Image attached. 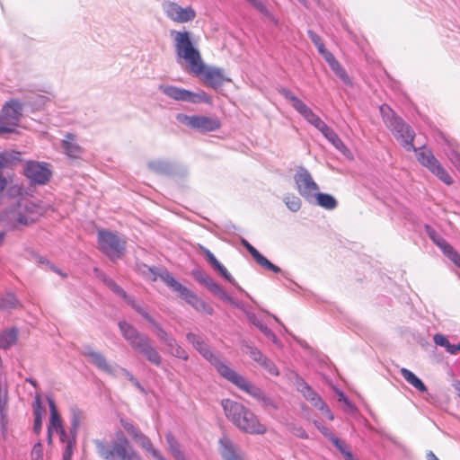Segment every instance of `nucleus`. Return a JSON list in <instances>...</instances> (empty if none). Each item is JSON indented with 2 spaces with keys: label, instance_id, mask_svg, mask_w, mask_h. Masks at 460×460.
Returning a JSON list of instances; mask_svg holds the SVG:
<instances>
[{
  "label": "nucleus",
  "instance_id": "774afa93",
  "mask_svg": "<svg viewBox=\"0 0 460 460\" xmlns=\"http://www.w3.org/2000/svg\"><path fill=\"white\" fill-rule=\"evenodd\" d=\"M243 310L247 315L248 320L258 329L260 328V324H263V322L261 319H259V317L254 313L250 312L246 309Z\"/></svg>",
  "mask_w": 460,
  "mask_h": 460
},
{
  "label": "nucleus",
  "instance_id": "dca6fc26",
  "mask_svg": "<svg viewBox=\"0 0 460 460\" xmlns=\"http://www.w3.org/2000/svg\"><path fill=\"white\" fill-rule=\"evenodd\" d=\"M24 175L33 185L46 184L51 175V170L45 163L28 161L24 165Z\"/></svg>",
  "mask_w": 460,
  "mask_h": 460
},
{
  "label": "nucleus",
  "instance_id": "a18cd8bd",
  "mask_svg": "<svg viewBox=\"0 0 460 460\" xmlns=\"http://www.w3.org/2000/svg\"><path fill=\"white\" fill-rule=\"evenodd\" d=\"M138 270L139 271L144 275V276H146L148 277L149 275L151 276V279L153 281L156 280L157 278L160 279L159 277V274L162 272V271H164L165 270H161L157 267H150L146 264H141L138 266Z\"/></svg>",
  "mask_w": 460,
  "mask_h": 460
},
{
  "label": "nucleus",
  "instance_id": "37998d69",
  "mask_svg": "<svg viewBox=\"0 0 460 460\" xmlns=\"http://www.w3.org/2000/svg\"><path fill=\"white\" fill-rule=\"evenodd\" d=\"M430 172L436 175L441 181L447 185L453 183V179L447 171L438 163L434 168L431 169Z\"/></svg>",
  "mask_w": 460,
  "mask_h": 460
},
{
  "label": "nucleus",
  "instance_id": "bf43d9fd",
  "mask_svg": "<svg viewBox=\"0 0 460 460\" xmlns=\"http://www.w3.org/2000/svg\"><path fill=\"white\" fill-rule=\"evenodd\" d=\"M330 441L332 442L341 455L349 449L347 445L332 433H330Z\"/></svg>",
  "mask_w": 460,
  "mask_h": 460
},
{
  "label": "nucleus",
  "instance_id": "ddd939ff",
  "mask_svg": "<svg viewBox=\"0 0 460 460\" xmlns=\"http://www.w3.org/2000/svg\"><path fill=\"white\" fill-rule=\"evenodd\" d=\"M162 9L167 18L178 23H186L196 17V12L191 6L181 7L175 2L164 0Z\"/></svg>",
  "mask_w": 460,
  "mask_h": 460
},
{
  "label": "nucleus",
  "instance_id": "680f3d73",
  "mask_svg": "<svg viewBox=\"0 0 460 460\" xmlns=\"http://www.w3.org/2000/svg\"><path fill=\"white\" fill-rule=\"evenodd\" d=\"M339 401L344 402L346 412L352 414L357 411L356 407L350 402V401L343 393L339 394Z\"/></svg>",
  "mask_w": 460,
  "mask_h": 460
},
{
  "label": "nucleus",
  "instance_id": "e2e57ef3",
  "mask_svg": "<svg viewBox=\"0 0 460 460\" xmlns=\"http://www.w3.org/2000/svg\"><path fill=\"white\" fill-rule=\"evenodd\" d=\"M43 446L40 442L36 443L31 450L32 460H42Z\"/></svg>",
  "mask_w": 460,
  "mask_h": 460
},
{
  "label": "nucleus",
  "instance_id": "412c9836",
  "mask_svg": "<svg viewBox=\"0 0 460 460\" xmlns=\"http://www.w3.org/2000/svg\"><path fill=\"white\" fill-rule=\"evenodd\" d=\"M48 402L50 411L49 425L48 428L49 441L51 442L52 430H56L60 437V440L65 441L67 434L63 428L61 417L58 411L55 401L52 398H48Z\"/></svg>",
  "mask_w": 460,
  "mask_h": 460
},
{
  "label": "nucleus",
  "instance_id": "c85d7f7f",
  "mask_svg": "<svg viewBox=\"0 0 460 460\" xmlns=\"http://www.w3.org/2000/svg\"><path fill=\"white\" fill-rule=\"evenodd\" d=\"M49 98L36 93H30L23 100L24 107H30L32 111H39L44 107Z\"/></svg>",
  "mask_w": 460,
  "mask_h": 460
},
{
  "label": "nucleus",
  "instance_id": "c756f323",
  "mask_svg": "<svg viewBox=\"0 0 460 460\" xmlns=\"http://www.w3.org/2000/svg\"><path fill=\"white\" fill-rule=\"evenodd\" d=\"M313 203L327 210H332L338 206V202L332 195L322 193L319 190L314 195Z\"/></svg>",
  "mask_w": 460,
  "mask_h": 460
},
{
  "label": "nucleus",
  "instance_id": "f03ea898",
  "mask_svg": "<svg viewBox=\"0 0 460 460\" xmlns=\"http://www.w3.org/2000/svg\"><path fill=\"white\" fill-rule=\"evenodd\" d=\"M221 405L227 419L240 430L259 435L267 431L266 426L261 423L258 417L242 403L225 399Z\"/></svg>",
  "mask_w": 460,
  "mask_h": 460
},
{
  "label": "nucleus",
  "instance_id": "393cba45",
  "mask_svg": "<svg viewBox=\"0 0 460 460\" xmlns=\"http://www.w3.org/2000/svg\"><path fill=\"white\" fill-rule=\"evenodd\" d=\"M61 147L64 154L72 159H79L84 154V148L76 142V136L73 133L65 135Z\"/></svg>",
  "mask_w": 460,
  "mask_h": 460
},
{
  "label": "nucleus",
  "instance_id": "338daca9",
  "mask_svg": "<svg viewBox=\"0 0 460 460\" xmlns=\"http://www.w3.org/2000/svg\"><path fill=\"white\" fill-rule=\"evenodd\" d=\"M290 431H291V433L293 435H295L297 438H303V439L308 438L307 432L302 427H300V426H293L290 429Z\"/></svg>",
  "mask_w": 460,
  "mask_h": 460
},
{
  "label": "nucleus",
  "instance_id": "a211bd4d",
  "mask_svg": "<svg viewBox=\"0 0 460 460\" xmlns=\"http://www.w3.org/2000/svg\"><path fill=\"white\" fill-rule=\"evenodd\" d=\"M425 231L430 240L442 251L451 261L460 267V254L449 244L443 236L429 225L425 226Z\"/></svg>",
  "mask_w": 460,
  "mask_h": 460
},
{
  "label": "nucleus",
  "instance_id": "49530a36",
  "mask_svg": "<svg viewBox=\"0 0 460 460\" xmlns=\"http://www.w3.org/2000/svg\"><path fill=\"white\" fill-rule=\"evenodd\" d=\"M120 425L125 429V431L135 439L138 434L141 433L140 429L130 420L127 419H120Z\"/></svg>",
  "mask_w": 460,
  "mask_h": 460
},
{
  "label": "nucleus",
  "instance_id": "7c9ffc66",
  "mask_svg": "<svg viewBox=\"0 0 460 460\" xmlns=\"http://www.w3.org/2000/svg\"><path fill=\"white\" fill-rule=\"evenodd\" d=\"M323 137L332 144V146L339 150L344 155H347L349 153V150L345 146L343 141L340 138L337 133L332 128H328L323 133Z\"/></svg>",
  "mask_w": 460,
  "mask_h": 460
},
{
  "label": "nucleus",
  "instance_id": "39448f33",
  "mask_svg": "<svg viewBox=\"0 0 460 460\" xmlns=\"http://www.w3.org/2000/svg\"><path fill=\"white\" fill-rule=\"evenodd\" d=\"M380 113L384 123L391 130L394 137L407 151H417L413 146L415 132L412 128L397 116L394 111L386 104L380 106Z\"/></svg>",
  "mask_w": 460,
  "mask_h": 460
},
{
  "label": "nucleus",
  "instance_id": "9d476101",
  "mask_svg": "<svg viewBox=\"0 0 460 460\" xmlns=\"http://www.w3.org/2000/svg\"><path fill=\"white\" fill-rule=\"evenodd\" d=\"M175 119L179 123L200 133L217 131L221 128V121L216 116L187 115L185 113H178L176 114Z\"/></svg>",
  "mask_w": 460,
  "mask_h": 460
},
{
  "label": "nucleus",
  "instance_id": "a878e982",
  "mask_svg": "<svg viewBox=\"0 0 460 460\" xmlns=\"http://www.w3.org/2000/svg\"><path fill=\"white\" fill-rule=\"evenodd\" d=\"M214 295L217 296L223 301L229 303L236 307L243 308L241 304L229 296L209 275H208L200 283Z\"/></svg>",
  "mask_w": 460,
  "mask_h": 460
},
{
  "label": "nucleus",
  "instance_id": "a19ab883",
  "mask_svg": "<svg viewBox=\"0 0 460 460\" xmlns=\"http://www.w3.org/2000/svg\"><path fill=\"white\" fill-rule=\"evenodd\" d=\"M283 202L291 212H297L302 206L300 198L293 193L285 194Z\"/></svg>",
  "mask_w": 460,
  "mask_h": 460
},
{
  "label": "nucleus",
  "instance_id": "f704fd0d",
  "mask_svg": "<svg viewBox=\"0 0 460 460\" xmlns=\"http://www.w3.org/2000/svg\"><path fill=\"white\" fill-rule=\"evenodd\" d=\"M18 338V330L11 328L0 332V349H6L13 346Z\"/></svg>",
  "mask_w": 460,
  "mask_h": 460
},
{
  "label": "nucleus",
  "instance_id": "c9c22d12",
  "mask_svg": "<svg viewBox=\"0 0 460 460\" xmlns=\"http://www.w3.org/2000/svg\"><path fill=\"white\" fill-rule=\"evenodd\" d=\"M22 307V304L13 293L8 292L0 298V309L11 311Z\"/></svg>",
  "mask_w": 460,
  "mask_h": 460
},
{
  "label": "nucleus",
  "instance_id": "5701e85b",
  "mask_svg": "<svg viewBox=\"0 0 460 460\" xmlns=\"http://www.w3.org/2000/svg\"><path fill=\"white\" fill-rule=\"evenodd\" d=\"M295 385L302 395L315 408H324L325 402L321 396L299 376H296Z\"/></svg>",
  "mask_w": 460,
  "mask_h": 460
},
{
  "label": "nucleus",
  "instance_id": "7ed1b4c3",
  "mask_svg": "<svg viewBox=\"0 0 460 460\" xmlns=\"http://www.w3.org/2000/svg\"><path fill=\"white\" fill-rule=\"evenodd\" d=\"M93 444L98 456L103 460H141L140 455L120 430L115 433L114 439L110 442L96 438Z\"/></svg>",
  "mask_w": 460,
  "mask_h": 460
},
{
  "label": "nucleus",
  "instance_id": "8fccbe9b",
  "mask_svg": "<svg viewBox=\"0 0 460 460\" xmlns=\"http://www.w3.org/2000/svg\"><path fill=\"white\" fill-rule=\"evenodd\" d=\"M279 93L287 100L290 101L292 103V107L296 110L303 101L297 98L289 89L288 88H280L279 90Z\"/></svg>",
  "mask_w": 460,
  "mask_h": 460
},
{
  "label": "nucleus",
  "instance_id": "cd10ccee",
  "mask_svg": "<svg viewBox=\"0 0 460 460\" xmlns=\"http://www.w3.org/2000/svg\"><path fill=\"white\" fill-rule=\"evenodd\" d=\"M94 271L98 274L103 283L117 296L122 297L127 303H131L133 301V297L128 296L127 292L119 287L112 279L109 278L103 272H101L97 268L94 269Z\"/></svg>",
  "mask_w": 460,
  "mask_h": 460
},
{
  "label": "nucleus",
  "instance_id": "864d4df0",
  "mask_svg": "<svg viewBox=\"0 0 460 460\" xmlns=\"http://www.w3.org/2000/svg\"><path fill=\"white\" fill-rule=\"evenodd\" d=\"M308 37L309 39L311 40V41L314 44V46L317 48L319 53L320 52H323L325 48V45L323 41V40L321 39V37L316 33L314 32V31H308Z\"/></svg>",
  "mask_w": 460,
  "mask_h": 460
},
{
  "label": "nucleus",
  "instance_id": "de8ad7c7",
  "mask_svg": "<svg viewBox=\"0 0 460 460\" xmlns=\"http://www.w3.org/2000/svg\"><path fill=\"white\" fill-rule=\"evenodd\" d=\"M63 443H66V447L63 452V457L62 460H71L73 453H74V447L76 443V438H69L66 436L65 438V441H62Z\"/></svg>",
  "mask_w": 460,
  "mask_h": 460
},
{
  "label": "nucleus",
  "instance_id": "79ce46f5",
  "mask_svg": "<svg viewBox=\"0 0 460 460\" xmlns=\"http://www.w3.org/2000/svg\"><path fill=\"white\" fill-rule=\"evenodd\" d=\"M154 329V332L155 333V335L157 336V338L159 339V341L161 342H163L164 345L166 343H170L172 344V342H173V337L171 336L163 327L162 325L157 323L156 321L155 323H153V324L151 325Z\"/></svg>",
  "mask_w": 460,
  "mask_h": 460
},
{
  "label": "nucleus",
  "instance_id": "1a4fd4ad",
  "mask_svg": "<svg viewBox=\"0 0 460 460\" xmlns=\"http://www.w3.org/2000/svg\"><path fill=\"white\" fill-rule=\"evenodd\" d=\"M158 90L168 98L177 102H185L193 104L201 102L210 104L212 102L211 97L204 91L194 93L175 85L164 84L158 86Z\"/></svg>",
  "mask_w": 460,
  "mask_h": 460
},
{
  "label": "nucleus",
  "instance_id": "3c124183",
  "mask_svg": "<svg viewBox=\"0 0 460 460\" xmlns=\"http://www.w3.org/2000/svg\"><path fill=\"white\" fill-rule=\"evenodd\" d=\"M296 111L310 124L314 119L316 114L309 108L304 102L301 103Z\"/></svg>",
  "mask_w": 460,
  "mask_h": 460
},
{
  "label": "nucleus",
  "instance_id": "f257e3e1",
  "mask_svg": "<svg viewBox=\"0 0 460 460\" xmlns=\"http://www.w3.org/2000/svg\"><path fill=\"white\" fill-rule=\"evenodd\" d=\"M170 37L172 40L177 64L186 63L191 74L200 73L203 60L199 49L192 41V33L186 30H172Z\"/></svg>",
  "mask_w": 460,
  "mask_h": 460
},
{
  "label": "nucleus",
  "instance_id": "69168bd1",
  "mask_svg": "<svg viewBox=\"0 0 460 460\" xmlns=\"http://www.w3.org/2000/svg\"><path fill=\"white\" fill-rule=\"evenodd\" d=\"M171 354L173 357L183 359V360L189 359V355H188L187 351L183 348H181L180 345L177 346V348H175V349H172Z\"/></svg>",
  "mask_w": 460,
  "mask_h": 460
},
{
  "label": "nucleus",
  "instance_id": "603ef678",
  "mask_svg": "<svg viewBox=\"0 0 460 460\" xmlns=\"http://www.w3.org/2000/svg\"><path fill=\"white\" fill-rule=\"evenodd\" d=\"M259 330L265 335L266 338L270 340L278 347H281V342L277 338L275 333L265 324H260Z\"/></svg>",
  "mask_w": 460,
  "mask_h": 460
},
{
  "label": "nucleus",
  "instance_id": "6e6d98bb",
  "mask_svg": "<svg viewBox=\"0 0 460 460\" xmlns=\"http://www.w3.org/2000/svg\"><path fill=\"white\" fill-rule=\"evenodd\" d=\"M129 305H131V306L144 318L146 319L151 325L153 324V323L155 322V320L148 314V312L144 309L142 306H140L139 305H137L135 303V300L133 299V301L131 303H128Z\"/></svg>",
  "mask_w": 460,
  "mask_h": 460
},
{
  "label": "nucleus",
  "instance_id": "052dcab7",
  "mask_svg": "<svg viewBox=\"0 0 460 460\" xmlns=\"http://www.w3.org/2000/svg\"><path fill=\"white\" fill-rule=\"evenodd\" d=\"M262 368L265 371H267L270 375L274 376H277L279 374L277 366L270 358H268L266 361H264V365H263Z\"/></svg>",
  "mask_w": 460,
  "mask_h": 460
},
{
  "label": "nucleus",
  "instance_id": "6ab92c4d",
  "mask_svg": "<svg viewBox=\"0 0 460 460\" xmlns=\"http://www.w3.org/2000/svg\"><path fill=\"white\" fill-rule=\"evenodd\" d=\"M218 453L223 460H247L244 451L226 435L218 439Z\"/></svg>",
  "mask_w": 460,
  "mask_h": 460
},
{
  "label": "nucleus",
  "instance_id": "0e129e2a",
  "mask_svg": "<svg viewBox=\"0 0 460 460\" xmlns=\"http://www.w3.org/2000/svg\"><path fill=\"white\" fill-rule=\"evenodd\" d=\"M310 124L317 128L322 134L329 128V126L323 120H322L318 115L314 117Z\"/></svg>",
  "mask_w": 460,
  "mask_h": 460
},
{
  "label": "nucleus",
  "instance_id": "13d9d810",
  "mask_svg": "<svg viewBox=\"0 0 460 460\" xmlns=\"http://www.w3.org/2000/svg\"><path fill=\"white\" fill-rule=\"evenodd\" d=\"M433 341L436 345L443 347L446 349L447 351H448L451 343L445 335L437 333L434 335Z\"/></svg>",
  "mask_w": 460,
  "mask_h": 460
},
{
  "label": "nucleus",
  "instance_id": "5fc2aeb1",
  "mask_svg": "<svg viewBox=\"0 0 460 460\" xmlns=\"http://www.w3.org/2000/svg\"><path fill=\"white\" fill-rule=\"evenodd\" d=\"M244 352L248 354L255 362L260 359L261 356L263 355V353L259 349L250 343H246L244 345Z\"/></svg>",
  "mask_w": 460,
  "mask_h": 460
},
{
  "label": "nucleus",
  "instance_id": "4468645a",
  "mask_svg": "<svg viewBox=\"0 0 460 460\" xmlns=\"http://www.w3.org/2000/svg\"><path fill=\"white\" fill-rule=\"evenodd\" d=\"M82 355L85 357L88 361L99 370L113 377L118 376L119 365L109 363L102 352L95 350L89 345H86L83 348Z\"/></svg>",
  "mask_w": 460,
  "mask_h": 460
},
{
  "label": "nucleus",
  "instance_id": "ea45409f",
  "mask_svg": "<svg viewBox=\"0 0 460 460\" xmlns=\"http://www.w3.org/2000/svg\"><path fill=\"white\" fill-rule=\"evenodd\" d=\"M166 441L172 455L176 460H186L183 453L181 451L180 444L171 432L166 434Z\"/></svg>",
  "mask_w": 460,
  "mask_h": 460
},
{
  "label": "nucleus",
  "instance_id": "e433bc0d",
  "mask_svg": "<svg viewBox=\"0 0 460 460\" xmlns=\"http://www.w3.org/2000/svg\"><path fill=\"white\" fill-rule=\"evenodd\" d=\"M417 159L429 172L439 163L430 150H420L417 153Z\"/></svg>",
  "mask_w": 460,
  "mask_h": 460
},
{
  "label": "nucleus",
  "instance_id": "09e8293b",
  "mask_svg": "<svg viewBox=\"0 0 460 460\" xmlns=\"http://www.w3.org/2000/svg\"><path fill=\"white\" fill-rule=\"evenodd\" d=\"M80 411L78 410H73L71 417V428L69 431V438H76L77 429L80 425Z\"/></svg>",
  "mask_w": 460,
  "mask_h": 460
},
{
  "label": "nucleus",
  "instance_id": "2eb2a0df",
  "mask_svg": "<svg viewBox=\"0 0 460 460\" xmlns=\"http://www.w3.org/2000/svg\"><path fill=\"white\" fill-rule=\"evenodd\" d=\"M197 350L217 369V373L222 377L230 383L238 375L237 372L223 362L220 357L214 353V351L206 343H204L203 346H200Z\"/></svg>",
  "mask_w": 460,
  "mask_h": 460
},
{
  "label": "nucleus",
  "instance_id": "423d86ee",
  "mask_svg": "<svg viewBox=\"0 0 460 460\" xmlns=\"http://www.w3.org/2000/svg\"><path fill=\"white\" fill-rule=\"evenodd\" d=\"M159 277L168 288L177 292L181 298L190 305L195 310L209 315L213 314V308L208 303L199 297L193 291L178 282L168 270L162 271Z\"/></svg>",
  "mask_w": 460,
  "mask_h": 460
},
{
  "label": "nucleus",
  "instance_id": "58836bf2",
  "mask_svg": "<svg viewBox=\"0 0 460 460\" xmlns=\"http://www.w3.org/2000/svg\"><path fill=\"white\" fill-rule=\"evenodd\" d=\"M142 448L148 452L154 458L160 454V451L153 447L150 438L144 433L138 434L134 439Z\"/></svg>",
  "mask_w": 460,
  "mask_h": 460
},
{
  "label": "nucleus",
  "instance_id": "4c0bfd02",
  "mask_svg": "<svg viewBox=\"0 0 460 460\" xmlns=\"http://www.w3.org/2000/svg\"><path fill=\"white\" fill-rule=\"evenodd\" d=\"M33 414H34L33 430L36 434H39L41 430L42 417H43V408H42L40 398L39 395H37L35 398V402L33 404Z\"/></svg>",
  "mask_w": 460,
  "mask_h": 460
},
{
  "label": "nucleus",
  "instance_id": "4be33fe9",
  "mask_svg": "<svg viewBox=\"0 0 460 460\" xmlns=\"http://www.w3.org/2000/svg\"><path fill=\"white\" fill-rule=\"evenodd\" d=\"M242 244L245 247V249L250 252L252 258L256 261V262L261 267L269 270L274 273H281L282 276L288 279L289 273L287 271H282L279 267L273 264L265 256H263L256 248H254L248 241L245 239H242Z\"/></svg>",
  "mask_w": 460,
  "mask_h": 460
},
{
  "label": "nucleus",
  "instance_id": "0eeeda50",
  "mask_svg": "<svg viewBox=\"0 0 460 460\" xmlns=\"http://www.w3.org/2000/svg\"><path fill=\"white\" fill-rule=\"evenodd\" d=\"M98 248L111 261L122 258L126 252V238L110 230L101 229L97 234Z\"/></svg>",
  "mask_w": 460,
  "mask_h": 460
},
{
  "label": "nucleus",
  "instance_id": "f8f14e48",
  "mask_svg": "<svg viewBox=\"0 0 460 460\" xmlns=\"http://www.w3.org/2000/svg\"><path fill=\"white\" fill-rule=\"evenodd\" d=\"M294 181L299 195L308 203H313L319 186L314 181L309 171L305 167H299L294 174Z\"/></svg>",
  "mask_w": 460,
  "mask_h": 460
},
{
  "label": "nucleus",
  "instance_id": "2f4dec72",
  "mask_svg": "<svg viewBox=\"0 0 460 460\" xmlns=\"http://www.w3.org/2000/svg\"><path fill=\"white\" fill-rule=\"evenodd\" d=\"M400 373L402 376L415 389H417L420 393H425L428 391L427 386L411 370L407 368H401Z\"/></svg>",
  "mask_w": 460,
  "mask_h": 460
},
{
  "label": "nucleus",
  "instance_id": "f3484780",
  "mask_svg": "<svg viewBox=\"0 0 460 460\" xmlns=\"http://www.w3.org/2000/svg\"><path fill=\"white\" fill-rule=\"evenodd\" d=\"M147 167L151 172L164 176H174L177 174H185L187 172L185 166L179 164L176 162L164 159H155L149 161Z\"/></svg>",
  "mask_w": 460,
  "mask_h": 460
},
{
  "label": "nucleus",
  "instance_id": "72a5a7b5",
  "mask_svg": "<svg viewBox=\"0 0 460 460\" xmlns=\"http://www.w3.org/2000/svg\"><path fill=\"white\" fill-rule=\"evenodd\" d=\"M18 205L30 217H32L33 222L44 213L43 208L33 201L27 200L22 203H18Z\"/></svg>",
  "mask_w": 460,
  "mask_h": 460
},
{
  "label": "nucleus",
  "instance_id": "b1692460",
  "mask_svg": "<svg viewBox=\"0 0 460 460\" xmlns=\"http://www.w3.org/2000/svg\"><path fill=\"white\" fill-rule=\"evenodd\" d=\"M200 249L208 263L214 269V270L217 271L225 279H226L233 286H234L239 291L243 292V288L236 283L232 275L228 272L226 267L219 262V261L215 257V255L208 248L204 246H200Z\"/></svg>",
  "mask_w": 460,
  "mask_h": 460
},
{
  "label": "nucleus",
  "instance_id": "9b49d317",
  "mask_svg": "<svg viewBox=\"0 0 460 460\" xmlns=\"http://www.w3.org/2000/svg\"><path fill=\"white\" fill-rule=\"evenodd\" d=\"M240 390L247 393L256 399L261 406L267 411H277L279 408V403L268 396L260 387L250 383L244 376L238 374L231 382Z\"/></svg>",
  "mask_w": 460,
  "mask_h": 460
},
{
  "label": "nucleus",
  "instance_id": "4d7b16f0",
  "mask_svg": "<svg viewBox=\"0 0 460 460\" xmlns=\"http://www.w3.org/2000/svg\"><path fill=\"white\" fill-rule=\"evenodd\" d=\"M186 339L190 343L192 344V346L196 349H198L200 346H203V344L205 343V341L201 336H199L196 333H193V332H188L186 334Z\"/></svg>",
  "mask_w": 460,
  "mask_h": 460
},
{
  "label": "nucleus",
  "instance_id": "473e14b6",
  "mask_svg": "<svg viewBox=\"0 0 460 460\" xmlns=\"http://www.w3.org/2000/svg\"><path fill=\"white\" fill-rule=\"evenodd\" d=\"M13 223L11 225L12 229H16L18 226H30L33 224L32 217H29L22 208L17 205V208L12 212Z\"/></svg>",
  "mask_w": 460,
  "mask_h": 460
},
{
  "label": "nucleus",
  "instance_id": "c03bdc74",
  "mask_svg": "<svg viewBox=\"0 0 460 460\" xmlns=\"http://www.w3.org/2000/svg\"><path fill=\"white\" fill-rule=\"evenodd\" d=\"M330 67L345 84H351V80L349 76L348 75L346 70L341 66L338 60L332 64Z\"/></svg>",
  "mask_w": 460,
  "mask_h": 460
},
{
  "label": "nucleus",
  "instance_id": "6e6552de",
  "mask_svg": "<svg viewBox=\"0 0 460 460\" xmlns=\"http://www.w3.org/2000/svg\"><path fill=\"white\" fill-rule=\"evenodd\" d=\"M23 102L11 99L4 102L0 112V134L12 133L15 130L22 117Z\"/></svg>",
  "mask_w": 460,
  "mask_h": 460
},
{
  "label": "nucleus",
  "instance_id": "bb28decb",
  "mask_svg": "<svg viewBox=\"0 0 460 460\" xmlns=\"http://www.w3.org/2000/svg\"><path fill=\"white\" fill-rule=\"evenodd\" d=\"M9 419H8V407H7V394H0V429L4 440L9 439Z\"/></svg>",
  "mask_w": 460,
  "mask_h": 460
},
{
  "label": "nucleus",
  "instance_id": "20e7f679",
  "mask_svg": "<svg viewBox=\"0 0 460 460\" xmlns=\"http://www.w3.org/2000/svg\"><path fill=\"white\" fill-rule=\"evenodd\" d=\"M119 327L123 338L136 352L156 367L162 365V357L152 345L151 340L147 335L139 332L134 326L124 321L119 323Z\"/></svg>",
  "mask_w": 460,
  "mask_h": 460
},
{
  "label": "nucleus",
  "instance_id": "aec40b11",
  "mask_svg": "<svg viewBox=\"0 0 460 460\" xmlns=\"http://www.w3.org/2000/svg\"><path fill=\"white\" fill-rule=\"evenodd\" d=\"M202 71L198 74H192L196 76H202L204 83L214 89H217L221 87L225 82L229 81V79L225 75V71L223 68L217 66H207L203 62Z\"/></svg>",
  "mask_w": 460,
  "mask_h": 460
}]
</instances>
